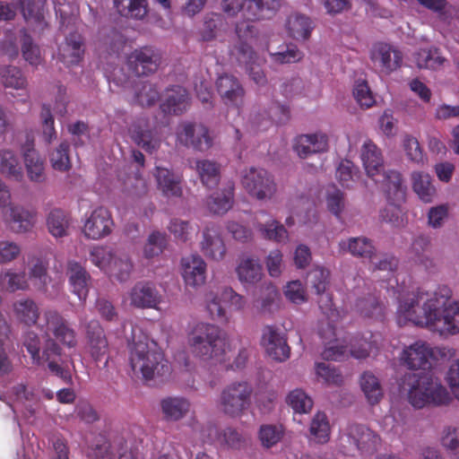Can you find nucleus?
I'll return each instance as SVG.
<instances>
[{
    "label": "nucleus",
    "mask_w": 459,
    "mask_h": 459,
    "mask_svg": "<svg viewBox=\"0 0 459 459\" xmlns=\"http://www.w3.org/2000/svg\"><path fill=\"white\" fill-rule=\"evenodd\" d=\"M356 309L365 317L382 319L383 306L374 295L359 299L356 302Z\"/></svg>",
    "instance_id": "57"
},
{
    "label": "nucleus",
    "mask_w": 459,
    "mask_h": 459,
    "mask_svg": "<svg viewBox=\"0 0 459 459\" xmlns=\"http://www.w3.org/2000/svg\"><path fill=\"white\" fill-rule=\"evenodd\" d=\"M318 296L317 303L322 313L326 316L328 322L326 328L321 327L319 334L324 341L336 336L334 322L341 318L340 312L334 307L332 294L326 292L316 293Z\"/></svg>",
    "instance_id": "29"
},
{
    "label": "nucleus",
    "mask_w": 459,
    "mask_h": 459,
    "mask_svg": "<svg viewBox=\"0 0 459 459\" xmlns=\"http://www.w3.org/2000/svg\"><path fill=\"white\" fill-rule=\"evenodd\" d=\"M228 30L229 23L221 13H209L204 16L198 34L202 41L209 42L224 36Z\"/></svg>",
    "instance_id": "28"
},
{
    "label": "nucleus",
    "mask_w": 459,
    "mask_h": 459,
    "mask_svg": "<svg viewBox=\"0 0 459 459\" xmlns=\"http://www.w3.org/2000/svg\"><path fill=\"white\" fill-rule=\"evenodd\" d=\"M281 0H221L224 13L235 16L243 12L247 21H257L269 18L281 6Z\"/></svg>",
    "instance_id": "7"
},
{
    "label": "nucleus",
    "mask_w": 459,
    "mask_h": 459,
    "mask_svg": "<svg viewBox=\"0 0 459 459\" xmlns=\"http://www.w3.org/2000/svg\"><path fill=\"white\" fill-rule=\"evenodd\" d=\"M187 343L194 357L204 361H226L228 337L216 325L199 322L187 335Z\"/></svg>",
    "instance_id": "3"
},
{
    "label": "nucleus",
    "mask_w": 459,
    "mask_h": 459,
    "mask_svg": "<svg viewBox=\"0 0 459 459\" xmlns=\"http://www.w3.org/2000/svg\"><path fill=\"white\" fill-rule=\"evenodd\" d=\"M15 318L21 324L27 326H33L39 318V307L37 302L30 298H22L16 300L13 305Z\"/></svg>",
    "instance_id": "38"
},
{
    "label": "nucleus",
    "mask_w": 459,
    "mask_h": 459,
    "mask_svg": "<svg viewBox=\"0 0 459 459\" xmlns=\"http://www.w3.org/2000/svg\"><path fill=\"white\" fill-rule=\"evenodd\" d=\"M85 339L88 351L95 362L100 361L108 354V341L99 321L91 320L86 324Z\"/></svg>",
    "instance_id": "18"
},
{
    "label": "nucleus",
    "mask_w": 459,
    "mask_h": 459,
    "mask_svg": "<svg viewBox=\"0 0 459 459\" xmlns=\"http://www.w3.org/2000/svg\"><path fill=\"white\" fill-rule=\"evenodd\" d=\"M216 89L225 105L238 108L243 104L245 90L236 76L228 74L220 75Z\"/></svg>",
    "instance_id": "20"
},
{
    "label": "nucleus",
    "mask_w": 459,
    "mask_h": 459,
    "mask_svg": "<svg viewBox=\"0 0 459 459\" xmlns=\"http://www.w3.org/2000/svg\"><path fill=\"white\" fill-rule=\"evenodd\" d=\"M0 285L10 292L29 289L28 278L25 272L6 270L0 273Z\"/></svg>",
    "instance_id": "53"
},
{
    "label": "nucleus",
    "mask_w": 459,
    "mask_h": 459,
    "mask_svg": "<svg viewBox=\"0 0 459 459\" xmlns=\"http://www.w3.org/2000/svg\"><path fill=\"white\" fill-rule=\"evenodd\" d=\"M205 301L207 311L212 319L221 323L229 321L227 311L222 303L235 311L243 309L246 305V299L230 287L222 288L219 293H213L212 291L207 293Z\"/></svg>",
    "instance_id": "11"
},
{
    "label": "nucleus",
    "mask_w": 459,
    "mask_h": 459,
    "mask_svg": "<svg viewBox=\"0 0 459 459\" xmlns=\"http://www.w3.org/2000/svg\"><path fill=\"white\" fill-rule=\"evenodd\" d=\"M182 276L187 286L194 288L204 284L206 280V264L198 255H191L181 260Z\"/></svg>",
    "instance_id": "24"
},
{
    "label": "nucleus",
    "mask_w": 459,
    "mask_h": 459,
    "mask_svg": "<svg viewBox=\"0 0 459 459\" xmlns=\"http://www.w3.org/2000/svg\"><path fill=\"white\" fill-rule=\"evenodd\" d=\"M361 160L368 178L378 182L377 176L384 169V160L380 149L369 139L366 140L361 147Z\"/></svg>",
    "instance_id": "25"
},
{
    "label": "nucleus",
    "mask_w": 459,
    "mask_h": 459,
    "mask_svg": "<svg viewBox=\"0 0 459 459\" xmlns=\"http://www.w3.org/2000/svg\"><path fill=\"white\" fill-rule=\"evenodd\" d=\"M370 58L374 65L384 74H390L400 68L403 63L401 51L383 42L374 45Z\"/></svg>",
    "instance_id": "17"
},
{
    "label": "nucleus",
    "mask_w": 459,
    "mask_h": 459,
    "mask_svg": "<svg viewBox=\"0 0 459 459\" xmlns=\"http://www.w3.org/2000/svg\"><path fill=\"white\" fill-rule=\"evenodd\" d=\"M342 249L348 248V251L353 255L364 259L372 260L376 255V247L372 241L365 237L351 238L347 242H341Z\"/></svg>",
    "instance_id": "44"
},
{
    "label": "nucleus",
    "mask_w": 459,
    "mask_h": 459,
    "mask_svg": "<svg viewBox=\"0 0 459 459\" xmlns=\"http://www.w3.org/2000/svg\"><path fill=\"white\" fill-rule=\"evenodd\" d=\"M287 29L291 38L295 39H307L314 26L310 18L302 14H294L288 18Z\"/></svg>",
    "instance_id": "47"
},
{
    "label": "nucleus",
    "mask_w": 459,
    "mask_h": 459,
    "mask_svg": "<svg viewBox=\"0 0 459 459\" xmlns=\"http://www.w3.org/2000/svg\"><path fill=\"white\" fill-rule=\"evenodd\" d=\"M203 253L213 260H221L226 254V247L221 236L219 227L215 224L207 225L203 231L201 242Z\"/></svg>",
    "instance_id": "26"
},
{
    "label": "nucleus",
    "mask_w": 459,
    "mask_h": 459,
    "mask_svg": "<svg viewBox=\"0 0 459 459\" xmlns=\"http://www.w3.org/2000/svg\"><path fill=\"white\" fill-rule=\"evenodd\" d=\"M241 184L247 193L257 200H270L277 192L273 176L262 168L251 167L245 170Z\"/></svg>",
    "instance_id": "10"
},
{
    "label": "nucleus",
    "mask_w": 459,
    "mask_h": 459,
    "mask_svg": "<svg viewBox=\"0 0 459 459\" xmlns=\"http://www.w3.org/2000/svg\"><path fill=\"white\" fill-rule=\"evenodd\" d=\"M117 255L108 247L96 246L91 250L89 258L94 265L107 273Z\"/></svg>",
    "instance_id": "62"
},
{
    "label": "nucleus",
    "mask_w": 459,
    "mask_h": 459,
    "mask_svg": "<svg viewBox=\"0 0 459 459\" xmlns=\"http://www.w3.org/2000/svg\"><path fill=\"white\" fill-rule=\"evenodd\" d=\"M234 189V183L229 181L220 193L212 195L207 201L209 210L214 214L227 212L233 204Z\"/></svg>",
    "instance_id": "40"
},
{
    "label": "nucleus",
    "mask_w": 459,
    "mask_h": 459,
    "mask_svg": "<svg viewBox=\"0 0 459 459\" xmlns=\"http://www.w3.org/2000/svg\"><path fill=\"white\" fill-rule=\"evenodd\" d=\"M377 348V342L375 335L367 332L363 336H354L350 342V348L347 345L340 344L339 341L333 338L325 341V348L322 357L326 360H341L348 352L355 359H366L373 349Z\"/></svg>",
    "instance_id": "5"
},
{
    "label": "nucleus",
    "mask_w": 459,
    "mask_h": 459,
    "mask_svg": "<svg viewBox=\"0 0 459 459\" xmlns=\"http://www.w3.org/2000/svg\"><path fill=\"white\" fill-rule=\"evenodd\" d=\"M196 170L204 186L213 188L220 181V166L214 161L202 160L196 162Z\"/></svg>",
    "instance_id": "51"
},
{
    "label": "nucleus",
    "mask_w": 459,
    "mask_h": 459,
    "mask_svg": "<svg viewBox=\"0 0 459 459\" xmlns=\"http://www.w3.org/2000/svg\"><path fill=\"white\" fill-rule=\"evenodd\" d=\"M160 62V52L149 46L134 49L127 58L129 68L138 76L155 73Z\"/></svg>",
    "instance_id": "16"
},
{
    "label": "nucleus",
    "mask_w": 459,
    "mask_h": 459,
    "mask_svg": "<svg viewBox=\"0 0 459 459\" xmlns=\"http://www.w3.org/2000/svg\"><path fill=\"white\" fill-rule=\"evenodd\" d=\"M349 437L361 454L375 453L380 444V437L363 425L351 426Z\"/></svg>",
    "instance_id": "30"
},
{
    "label": "nucleus",
    "mask_w": 459,
    "mask_h": 459,
    "mask_svg": "<svg viewBox=\"0 0 459 459\" xmlns=\"http://www.w3.org/2000/svg\"><path fill=\"white\" fill-rule=\"evenodd\" d=\"M286 403L296 413H308L313 407V400L302 389H294L288 394Z\"/></svg>",
    "instance_id": "60"
},
{
    "label": "nucleus",
    "mask_w": 459,
    "mask_h": 459,
    "mask_svg": "<svg viewBox=\"0 0 459 459\" xmlns=\"http://www.w3.org/2000/svg\"><path fill=\"white\" fill-rule=\"evenodd\" d=\"M284 428L281 424H264L260 427L258 437L264 447L271 448L281 441Z\"/></svg>",
    "instance_id": "59"
},
{
    "label": "nucleus",
    "mask_w": 459,
    "mask_h": 459,
    "mask_svg": "<svg viewBox=\"0 0 459 459\" xmlns=\"http://www.w3.org/2000/svg\"><path fill=\"white\" fill-rule=\"evenodd\" d=\"M20 7L24 20L33 27L34 30L40 32L48 27L43 4L39 5L32 0H28L26 4H20Z\"/></svg>",
    "instance_id": "45"
},
{
    "label": "nucleus",
    "mask_w": 459,
    "mask_h": 459,
    "mask_svg": "<svg viewBox=\"0 0 459 459\" xmlns=\"http://www.w3.org/2000/svg\"><path fill=\"white\" fill-rule=\"evenodd\" d=\"M445 60L437 48H421L415 54V61L420 68L437 69Z\"/></svg>",
    "instance_id": "55"
},
{
    "label": "nucleus",
    "mask_w": 459,
    "mask_h": 459,
    "mask_svg": "<svg viewBox=\"0 0 459 459\" xmlns=\"http://www.w3.org/2000/svg\"><path fill=\"white\" fill-rule=\"evenodd\" d=\"M160 99V92L156 85L151 82H143L141 88L136 91L133 103L143 108L153 106Z\"/></svg>",
    "instance_id": "61"
},
{
    "label": "nucleus",
    "mask_w": 459,
    "mask_h": 459,
    "mask_svg": "<svg viewBox=\"0 0 459 459\" xmlns=\"http://www.w3.org/2000/svg\"><path fill=\"white\" fill-rule=\"evenodd\" d=\"M82 36L77 32L70 33L65 38V42L59 48L61 61L66 65H78L84 54Z\"/></svg>",
    "instance_id": "34"
},
{
    "label": "nucleus",
    "mask_w": 459,
    "mask_h": 459,
    "mask_svg": "<svg viewBox=\"0 0 459 459\" xmlns=\"http://www.w3.org/2000/svg\"><path fill=\"white\" fill-rule=\"evenodd\" d=\"M133 268L134 264L127 255L117 254L107 273L117 281L126 282L130 279Z\"/></svg>",
    "instance_id": "49"
},
{
    "label": "nucleus",
    "mask_w": 459,
    "mask_h": 459,
    "mask_svg": "<svg viewBox=\"0 0 459 459\" xmlns=\"http://www.w3.org/2000/svg\"><path fill=\"white\" fill-rule=\"evenodd\" d=\"M48 263L39 257L31 260V266L29 269V278L39 290H45L50 281L48 273Z\"/></svg>",
    "instance_id": "50"
},
{
    "label": "nucleus",
    "mask_w": 459,
    "mask_h": 459,
    "mask_svg": "<svg viewBox=\"0 0 459 459\" xmlns=\"http://www.w3.org/2000/svg\"><path fill=\"white\" fill-rule=\"evenodd\" d=\"M130 305L137 308H157L161 295L154 283L138 281L129 291Z\"/></svg>",
    "instance_id": "21"
},
{
    "label": "nucleus",
    "mask_w": 459,
    "mask_h": 459,
    "mask_svg": "<svg viewBox=\"0 0 459 459\" xmlns=\"http://www.w3.org/2000/svg\"><path fill=\"white\" fill-rule=\"evenodd\" d=\"M160 410L167 421H178L190 411V402L181 396H168L160 401Z\"/></svg>",
    "instance_id": "36"
},
{
    "label": "nucleus",
    "mask_w": 459,
    "mask_h": 459,
    "mask_svg": "<svg viewBox=\"0 0 459 459\" xmlns=\"http://www.w3.org/2000/svg\"><path fill=\"white\" fill-rule=\"evenodd\" d=\"M331 427L326 414L317 411L309 425V439L317 444H325L330 439Z\"/></svg>",
    "instance_id": "43"
},
{
    "label": "nucleus",
    "mask_w": 459,
    "mask_h": 459,
    "mask_svg": "<svg viewBox=\"0 0 459 459\" xmlns=\"http://www.w3.org/2000/svg\"><path fill=\"white\" fill-rule=\"evenodd\" d=\"M204 442L219 443L230 447H239L242 442L240 434L232 428H227L220 431L213 424H209L203 429Z\"/></svg>",
    "instance_id": "33"
},
{
    "label": "nucleus",
    "mask_w": 459,
    "mask_h": 459,
    "mask_svg": "<svg viewBox=\"0 0 459 459\" xmlns=\"http://www.w3.org/2000/svg\"><path fill=\"white\" fill-rule=\"evenodd\" d=\"M69 150V143L63 142L51 152L50 162L54 169L65 172L71 169Z\"/></svg>",
    "instance_id": "64"
},
{
    "label": "nucleus",
    "mask_w": 459,
    "mask_h": 459,
    "mask_svg": "<svg viewBox=\"0 0 459 459\" xmlns=\"http://www.w3.org/2000/svg\"><path fill=\"white\" fill-rule=\"evenodd\" d=\"M114 4L117 12L127 18L142 20L148 13L146 0H114Z\"/></svg>",
    "instance_id": "48"
},
{
    "label": "nucleus",
    "mask_w": 459,
    "mask_h": 459,
    "mask_svg": "<svg viewBox=\"0 0 459 459\" xmlns=\"http://www.w3.org/2000/svg\"><path fill=\"white\" fill-rule=\"evenodd\" d=\"M238 280L242 283L255 284L263 275V268L259 261L252 257H243L237 269Z\"/></svg>",
    "instance_id": "42"
},
{
    "label": "nucleus",
    "mask_w": 459,
    "mask_h": 459,
    "mask_svg": "<svg viewBox=\"0 0 459 459\" xmlns=\"http://www.w3.org/2000/svg\"><path fill=\"white\" fill-rule=\"evenodd\" d=\"M115 226L112 214L108 209L99 206L86 216L82 233L88 239L98 240L111 234Z\"/></svg>",
    "instance_id": "13"
},
{
    "label": "nucleus",
    "mask_w": 459,
    "mask_h": 459,
    "mask_svg": "<svg viewBox=\"0 0 459 459\" xmlns=\"http://www.w3.org/2000/svg\"><path fill=\"white\" fill-rule=\"evenodd\" d=\"M434 351L431 346L423 341L403 348L399 356L401 365L411 370L426 369L431 366L430 360L434 359Z\"/></svg>",
    "instance_id": "15"
},
{
    "label": "nucleus",
    "mask_w": 459,
    "mask_h": 459,
    "mask_svg": "<svg viewBox=\"0 0 459 459\" xmlns=\"http://www.w3.org/2000/svg\"><path fill=\"white\" fill-rule=\"evenodd\" d=\"M414 193L424 203H431L437 194L431 177L423 171H413L411 175Z\"/></svg>",
    "instance_id": "41"
},
{
    "label": "nucleus",
    "mask_w": 459,
    "mask_h": 459,
    "mask_svg": "<svg viewBox=\"0 0 459 459\" xmlns=\"http://www.w3.org/2000/svg\"><path fill=\"white\" fill-rule=\"evenodd\" d=\"M177 139L180 144L198 152H206L213 144V137L209 128L203 124L192 122H185L179 126Z\"/></svg>",
    "instance_id": "12"
},
{
    "label": "nucleus",
    "mask_w": 459,
    "mask_h": 459,
    "mask_svg": "<svg viewBox=\"0 0 459 459\" xmlns=\"http://www.w3.org/2000/svg\"><path fill=\"white\" fill-rule=\"evenodd\" d=\"M132 141L149 153L160 148V141L155 131L151 128L147 119L140 118L134 121L128 129Z\"/></svg>",
    "instance_id": "22"
},
{
    "label": "nucleus",
    "mask_w": 459,
    "mask_h": 459,
    "mask_svg": "<svg viewBox=\"0 0 459 459\" xmlns=\"http://www.w3.org/2000/svg\"><path fill=\"white\" fill-rule=\"evenodd\" d=\"M0 77L5 88L22 90L27 86L26 77L22 74V70L16 66L6 65L1 67Z\"/></svg>",
    "instance_id": "56"
},
{
    "label": "nucleus",
    "mask_w": 459,
    "mask_h": 459,
    "mask_svg": "<svg viewBox=\"0 0 459 459\" xmlns=\"http://www.w3.org/2000/svg\"><path fill=\"white\" fill-rule=\"evenodd\" d=\"M377 178L390 203V207L381 211L380 217L385 221L394 222L398 220V207L406 200L407 187L403 184L402 174L394 169H383Z\"/></svg>",
    "instance_id": "6"
},
{
    "label": "nucleus",
    "mask_w": 459,
    "mask_h": 459,
    "mask_svg": "<svg viewBox=\"0 0 459 459\" xmlns=\"http://www.w3.org/2000/svg\"><path fill=\"white\" fill-rule=\"evenodd\" d=\"M0 172L19 180L22 177V170L19 160L11 150H0Z\"/></svg>",
    "instance_id": "54"
},
{
    "label": "nucleus",
    "mask_w": 459,
    "mask_h": 459,
    "mask_svg": "<svg viewBox=\"0 0 459 459\" xmlns=\"http://www.w3.org/2000/svg\"><path fill=\"white\" fill-rule=\"evenodd\" d=\"M453 292L446 285L429 294L421 289L408 292L399 299L397 323L408 322L440 335L459 333V300L451 301Z\"/></svg>",
    "instance_id": "1"
},
{
    "label": "nucleus",
    "mask_w": 459,
    "mask_h": 459,
    "mask_svg": "<svg viewBox=\"0 0 459 459\" xmlns=\"http://www.w3.org/2000/svg\"><path fill=\"white\" fill-rule=\"evenodd\" d=\"M67 275L72 291L81 301L85 300L89 292L90 274L80 263L69 261L67 264Z\"/></svg>",
    "instance_id": "31"
},
{
    "label": "nucleus",
    "mask_w": 459,
    "mask_h": 459,
    "mask_svg": "<svg viewBox=\"0 0 459 459\" xmlns=\"http://www.w3.org/2000/svg\"><path fill=\"white\" fill-rule=\"evenodd\" d=\"M261 342L273 359L284 361L290 358V348L287 343V339L275 326H264Z\"/></svg>",
    "instance_id": "19"
},
{
    "label": "nucleus",
    "mask_w": 459,
    "mask_h": 459,
    "mask_svg": "<svg viewBox=\"0 0 459 459\" xmlns=\"http://www.w3.org/2000/svg\"><path fill=\"white\" fill-rule=\"evenodd\" d=\"M236 34L239 39L252 36L255 27L250 23H237ZM238 61L245 65L246 70L253 80L258 85H264L266 82V76L257 62L258 56L253 48L245 40H240L238 48Z\"/></svg>",
    "instance_id": "8"
},
{
    "label": "nucleus",
    "mask_w": 459,
    "mask_h": 459,
    "mask_svg": "<svg viewBox=\"0 0 459 459\" xmlns=\"http://www.w3.org/2000/svg\"><path fill=\"white\" fill-rule=\"evenodd\" d=\"M20 32L22 35V53L23 58L30 65L38 66L42 61L39 46L33 42L31 36L26 29L21 30Z\"/></svg>",
    "instance_id": "58"
},
{
    "label": "nucleus",
    "mask_w": 459,
    "mask_h": 459,
    "mask_svg": "<svg viewBox=\"0 0 459 459\" xmlns=\"http://www.w3.org/2000/svg\"><path fill=\"white\" fill-rule=\"evenodd\" d=\"M86 455L91 459H115L116 455L111 445L103 435H95L87 446Z\"/></svg>",
    "instance_id": "52"
},
{
    "label": "nucleus",
    "mask_w": 459,
    "mask_h": 459,
    "mask_svg": "<svg viewBox=\"0 0 459 459\" xmlns=\"http://www.w3.org/2000/svg\"><path fill=\"white\" fill-rule=\"evenodd\" d=\"M46 224L48 232L53 237H65L68 234L71 225L70 213L63 209L54 208L47 215Z\"/></svg>",
    "instance_id": "39"
},
{
    "label": "nucleus",
    "mask_w": 459,
    "mask_h": 459,
    "mask_svg": "<svg viewBox=\"0 0 459 459\" xmlns=\"http://www.w3.org/2000/svg\"><path fill=\"white\" fill-rule=\"evenodd\" d=\"M154 177L158 189L168 198L181 197L183 195L182 177L174 171L163 168L155 167Z\"/></svg>",
    "instance_id": "27"
},
{
    "label": "nucleus",
    "mask_w": 459,
    "mask_h": 459,
    "mask_svg": "<svg viewBox=\"0 0 459 459\" xmlns=\"http://www.w3.org/2000/svg\"><path fill=\"white\" fill-rule=\"evenodd\" d=\"M44 319L46 321V333H50L56 342H59L68 348H74L77 345L75 330L57 310H46Z\"/></svg>",
    "instance_id": "14"
},
{
    "label": "nucleus",
    "mask_w": 459,
    "mask_h": 459,
    "mask_svg": "<svg viewBox=\"0 0 459 459\" xmlns=\"http://www.w3.org/2000/svg\"><path fill=\"white\" fill-rule=\"evenodd\" d=\"M252 394L253 387L246 381L227 385L220 397L221 411L232 418L241 416L250 405Z\"/></svg>",
    "instance_id": "9"
},
{
    "label": "nucleus",
    "mask_w": 459,
    "mask_h": 459,
    "mask_svg": "<svg viewBox=\"0 0 459 459\" xmlns=\"http://www.w3.org/2000/svg\"><path fill=\"white\" fill-rule=\"evenodd\" d=\"M405 382L410 386L409 403L417 409L427 405H444L451 401L446 388L437 378L429 374H407Z\"/></svg>",
    "instance_id": "4"
},
{
    "label": "nucleus",
    "mask_w": 459,
    "mask_h": 459,
    "mask_svg": "<svg viewBox=\"0 0 459 459\" xmlns=\"http://www.w3.org/2000/svg\"><path fill=\"white\" fill-rule=\"evenodd\" d=\"M256 229L264 238L269 240L281 242L288 238V232L284 226L275 220H272L267 223L258 222Z\"/></svg>",
    "instance_id": "63"
},
{
    "label": "nucleus",
    "mask_w": 459,
    "mask_h": 459,
    "mask_svg": "<svg viewBox=\"0 0 459 459\" xmlns=\"http://www.w3.org/2000/svg\"><path fill=\"white\" fill-rule=\"evenodd\" d=\"M362 392L368 403L375 405L383 398V388L378 378L371 372H364L359 379Z\"/></svg>",
    "instance_id": "46"
},
{
    "label": "nucleus",
    "mask_w": 459,
    "mask_h": 459,
    "mask_svg": "<svg viewBox=\"0 0 459 459\" xmlns=\"http://www.w3.org/2000/svg\"><path fill=\"white\" fill-rule=\"evenodd\" d=\"M23 158L28 178L30 181L42 183L46 179L44 160L34 149L33 144L27 143L23 148Z\"/></svg>",
    "instance_id": "35"
},
{
    "label": "nucleus",
    "mask_w": 459,
    "mask_h": 459,
    "mask_svg": "<svg viewBox=\"0 0 459 459\" xmlns=\"http://www.w3.org/2000/svg\"><path fill=\"white\" fill-rule=\"evenodd\" d=\"M129 349L130 365L135 374L141 373L146 380L169 374V361L158 349L157 343L144 334L141 329L133 330Z\"/></svg>",
    "instance_id": "2"
},
{
    "label": "nucleus",
    "mask_w": 459,
    "mask_h": 459,
    "mask_svg": "<svg viewBox=\"0 0 459 459\" xmlns=\"http://www.w3.org/2000/svg\"><path fill=\"white\" fill-rule=\"evenodd\" d=\"M293 148L301 159H306L313 153L325 152L328 149V135L322 132L299 135L295 139Z\"/></svg>",
    "instance_id": "23"
},
{
    "label": "nucleus",
    "mask_w": 459,
    "mask_h": 459,
    "mask_svg": "<svg viewBox=\"0 0 459 459\" xmlns=\"http://www.w3.org/2000/svg\"><path fill=\"white\" fill-rule=\"evenodd\" d=\"M8 223L15 233L30 231L35 224V212L20 205H12L8 209Z\"/></svg>",
    "instance_id": "37"
},
{
    "label": "nucleus",
    "mask_w": 459,
    "mask_h": 459,
    "mask_svg": "<svg viewBox=\"0 0 459 459\" xmlns=\"http://www.w3.org/2000/svg\"><path fill=\"white\" fill-rule=\"evenodd\" d=\"M189 107V97L187 91L175 85L167 90L166 99L160 104V109L165 114L181 115Z\"/></svg>",
    "instance_id": "32"
}]
</instances>
